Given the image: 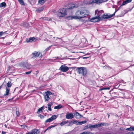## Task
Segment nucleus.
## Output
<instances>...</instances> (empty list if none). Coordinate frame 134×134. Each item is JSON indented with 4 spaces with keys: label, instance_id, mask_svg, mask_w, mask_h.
I'll use <instances>...</instances> for the list:
<instances>
[{
    "label": "nucleus",
    "instance_id": "nucleus-1",
    "mask_svg": "<svg viewBox=\"0 0 134 134\" xmlns=\"http://www.w3.org/2000/svg\"><path fill=\"white\" fill-rule=\"evenodd\" d=\"M90 13L89 11L83 8L80 9L77 11L75 13V15L69 16L67 18L69 19H73L80 20L82 18H87Z\"/></svg>",
    "mask_w": 134,
    "mask_h": 134
},
{
    "label": "nucleus",
    "instance_id": "nucleus-2",
    "mask_svg": "<svg viewBox=\"0 0 134 134\" xmlns=\"http://www.w3.org/2000/svg\"><path fill=\"white\" fill-rule=\"evenodd\" d=\"M67 14V12L66 9L62 8L59 9L58 11L57 15L60 17H63Z\"/></svg>",
    "mask_w": 134,
    "mask_h": 134
},
{
    "label": "nucleus",
    "instance_id": "nucleus-3",
    "mask_svg": "<svg viewBox=\"0 0 134 134\" xmlns=\"http://www.w3.org/2000/svg\"><path fill=\"white\" fill-rule=\"evenodd\" d=\"M77 70L78 73L83 76L86 75L87 74L86 69L83 67H78L76 69Z\"/></svg>",
    "mask_w": 134,
    "mask_h": 134
},
{
    "label": "nucleus",
    "instance_id": "nucleus-4",
    "mask_svg": "<svg viewBox=\"0 0 134 134\" xmlns=\"http://www.w3.org/2000/svg\"><path fill=\"white\" fill-rule=\"evenodd\" d=\"M90 16L88 15V19L86 20V21H90L93 22H96L100 21V20L99 17H97V16L94 17L91 19H90Z\"/></svg>",
    "mask_w": 134,
    "mask_h": 134
},
{
    "label": "nucleus",
    "instance_id": "nucleus-5",
    "mask_svg": "<svg viewBox=\"0 0 134 134\" xmlns=\"http://www.w3.org/2000/svg\"><path fill=\"white\" fill-rule=\"evenodd\" d=\"M118 10H116L114 13L112 14H104V15H103L102 16V18L104 19L111 18L114 15L115 13Z\"/></svg>",
    "mask_w": 134,
    "mask_h": 134
},
{
    "label": "nucleus",
    "instance_id": "nucleus-6",
    "mask_svg": "<svg viewBox=\"0 0 134 134\" xmlns=\"http://www.w3.org/2000/svg\"><path fill=\"white\" fill-rule=\"evenodd\" d=\"M42 56V54L41 53L36 51L34 52L31 54L32 58H36L38 57H41Z\"/></svg>",
    "mask_w": 134,
    "mask_h": 134
},
{
    "label": "nucleus",
    "instance_id": "nucleus-7",
    "mask_svg": "<svg viewBox=\"0 0 134 134\" xmlns=\"http://www.w3.org/2000/svg\"><path fill=\"white\" fill-rule=\"evenodd\" d=\"M103 11L102 10H100L98 11V10H97L95 11V14L96 15H97L96 16L97 17H99L100 18V19L101 20L102 18V16L101 17V16L102 15V14L103 13Z\"/></svg>",
    "mask_w": 134,
    "mask_h": 134
},
{
    "label": "nucleus",
    "instance_id": "nucleus-8",
    "mask_svg": "<svg viewBox=\"0 0 134 134\" xmlns=\"http://www.w3.org/2000/svg\"><path fill=\"white\" fill-rule=\"evenodd\" d=\"M70 68L68 67L65 65H62L60 68L59 69L62 71L65 72L67 71Z\"/></svg>",
    "mask_w": 134,
    "mask_h": 134
},
{
    "label": "nucleus",
    "instance_id": "nucleus-9",
    "mask_svg": "<svg viewBox=\"0 0 134 134\" xmlns=\"http://www.w3.org/2000/svg\"><path fill=\"white\" fill-rule=\"evenodd\" d=\"M39 132L38 129H33L30 131L26 133V134H37Z\"/></svg>",
    "mask_w": 134,
    "mask_h": 134
},
{
    "label": "nucleus",
    "instance_id": "nucleus-10",
    "mask_svg": "<svg viewBox=\"0 0 134 134\" xmlns=\"http://www.w3.org/2000/svg\"><path fill=\"white\" fill-rule=\"evenodd\" d=\"M66 118L67 119H71L74 117V115L72 113H67L66 115Z\"/></svg>",
    "mask_w": 134,
    "mask_h": 134
},
{
    "label": "nucleus",
    "instance_id": "nucleus-11",
    "mask_svg": "<svg viewBox=\"0 0 134 134\" xmlns=\"http://www.w3.org/2000/svg\"><path fill=\"white\" fill-rule=\"evenodd\" d=\"M68 6H69V7L68 9H72L77 7V6H76L75 4L72 3L68 4Z\"/></svg>",
    "mask_w": 134,
    "mask_h": 134
},
{
    "label": "nucleus",
    "instance_id": "nucleus-12",
    "mask_svg": "<svg viewBox=\"0 0 134 134\" xmlns=\"http://www.w3.org/2000/svg\"><path fill=\"white\" fill-rule=\"evenodd\" d=\"M100 125L99 124H96L95 125H89V127L90 128H95L98 127L100 126Z\"/></svg>",
    "mask_w": 134,
    "mask_h": 134
},
{
    "label": "nucleus",
    "instance_id": "nucleus-13",
    "mask_svg": "<svg viewBox=\"0 0 134 134\" xmlns=\"http://www.w3.org/2000/svg\"><path fill=\"white\" fill-rule=\"evenodd\" d=\"M74 115L75 116V117L76 119H79L82 117V116L78 112H76L75 114H74Z\"/></svg>",
    "mask_w": 134,
    "mask_h": 134
},
{
    "label": "nucleus",
    "instance_id": "nucleus-14",
    "mask_svg": "<svg viewBox=\"0 0 134 134\" xmlns=\"http://www.w3.org/2000/svg\"><path fill=\"white\" fill-rule=\"evenodd\" d=\"M35 39L34 37H30L29 38H26V42L27 43L31 42L34 41Z\"/></svg>",
    "mask_w": 134,
    "mask_h": 134
},
{
    "label": "nucleus",
    "instance_id": "nucleus-15",
    "mask_svg": "<svg viewBox=\"0 0 134 134\" xmlns=\"http://www.w3.org/2000/svg\"><path fill=\"white\" fill-rule=\"evenodd\" d=\"M85 3L87 4H91L92 3V2L91 0H86L84 1Z\"/></svg>",
    "mask_w": 134,
    "mask_h": 134
},
{
    "label": "nucleus",
    "instance_id": "nucleus-16",
    "mask_svg": "<svg viewBox=\"0 0 134 134\" xmlns=\"http://www.w3.org/2000/svg\"><path fill=\"white\" fill-rule=\"evenodd\" d=\"M10 89L9 88H8L7 87H6V91L5 93L4 94V96H8V95L9 94V93L10 91Z\"/></svg>",
    "mask_w": 134,
    "mask_h": 134
},
{
    "label": "nucleus",
    "instance_id": "nucleus-17",
    "mask_svg": "<svg viewBox=\"0 0 134 134\" xmlns=\"http://www.w3.org/2000/svg\"><path fill=\"white\" fill-rule=\"evenodd\" d=\"M131 1L132 0H126L123 2L121 6L124 5L128 3L131 2Z\"/></svg>",
    "mask_w": 134,
    "mask_h": 134
},
{
    "label": "nucleus",
    "instance_id": "nucleus-18",
    "mask_svg": "<svg viewBox=\"0 0 134 134\" xmlns=\"http://www.w3.org/2000/svg\"><path fill=\"white\" fill-rule=\"evenodd\" d=\"M46 1V0H38V3L42 5L45 3Z\"/></svg>",
    "mask_w": 134,
    "mask_h": 134
},
{
    "label": "nucleus",
    "instance_id": "nucleus-19",
    "mask_svg": "<svg viewBox=\"0 0 134 134\" xmlns=\"http://www.w3.org/2000/svg\"><path fill=\"white\" fill-rule=\"evenodd\" d=\"M44 8V6L42 7H40L37 9V11L39 13H40L43 10V9Z\"/></svg>",
    "mask_w": 134,
    "mask_h": 134
},
{
    "label": "nucleus",
    "instance_id": "nucleus-20",
    "mask_svg": "<svg viewBox=\"0 0 134 134\" xmlns=\"http://www.w3.org/2000/svg\"><path fill=\"white\" fill-rule=\"evenodd\" d=\"M52 104V103H49L47 104L48 110L50 111H51L52 110V109H51V106Z\"/></svg>",
    "mask_w": 134,
    "mask_h": 134
},
{
    "label": "nucleus",
    "instance_id": "nucleus-21",
    "mask_svg": "<svg viewBox=\"0 0 134 134\" xmlns=\"http://www.w3.org/2000/svg\"><path fill=\"white\" fill-rule=\"evenodd\" d=\"M68 122V120H67L66 121H63L60 123V125L61 126H63L64 125L66 124H67Z\"/></svg>",
    "mask_w": 134,
    "mask_h": 134
},
{
    "label": "nucleus",
    "instance_id": "nucleus-22",
    "mask_svg": "<svg viewBox=\"0 0 134 134\" xmlns=\"http://www.w3.org/2000/svg\"><path fill=\"white\" fill-rule=\"evenodd\" d=\"M99 124L100 125V126H107L109 125L107 123H100Z\"/></svg>",
    "mask_w": 134,
    "mask_h": 134
},
{
    "label": "nucleus",
    "instance_id": "nucleus-23",
    "mask_svg": "<svg viewBox=\"0 0 134 134\" xmlns=\"http://www.w3.org/2000/svg\"><path fill=\"white\" fill-rule=\"evenodd\" d=\"M73 124L77 125H80V122L76 120H73L72 121Z\"/></svg>",
    "mask_w": 134,
    "mask_h": 134
},
{
    "label": "nucleus",
    "instance_id": "nucleus-24",
    "mask_svg": "<svg viewBox=\"0 0 134 134\" xmlns=\"http://www.w3.org/2000/svg\"><path fill=\"white\" fill-rule=\"evenodd\" d=\"M62 105H58V106H55L54 108V109H60L62 108Z\"/></svg>",
    "mask_w": 134,
    "mask_h": 134
},
{
    "label": "nucleus",
    "instance_id": "nucleus-25",
    "mask_svg": "<svg viewBox=\"0 0 134 134\" xmlns=\"http://www.w3.org/2000/svg\"><path fill=\"white\" fill-rule=\"evenodd\" d=\"M101 0H92V3H99L101 2Z\"/></svg>",
    "mask_w": 134,
    "mask_h": 134
},
{
    "label": "nucleus",
    "instance_id": "nucleus-26",
    "mask_svg": "<svg viewBox=\"0 0 134 134\" xmlns=\"http://www.w3.org/2000/svg\"><path fill=\"white\" fill-rule=\"evenodd\" d=\"M57 117L55 115H54L52 116L51 118L53 121L55 119L57 118Z\"/></svg>",
    "mask_w": 134,
    "mask_h": 134
},
{
    "label": "nucleus",
    "instance_id": "nucleus-27",
    "mask_svg": "<svg viewBox=\"0 0 134 134\" xmlns=\"http://www.w3.org/2000/svg\"><path fill=\"white\" fill-rule=\"evenodd\" d=\"M6 4L5 2H3L0 4V8L4 7L6 6Z\"/></svg>",
    "mask_w": 134,
    "mask_h": 134
},
{
    "label": "nucleus",
    "instance_id": "nucleus-28",
    "mask_svg": "<svg viewBox=\"0 0 134 134\" xmlns=\"http://www.w3.org/2000/svg\"><path fill=\"white\" fill-rule=\"evenodd\" d=\"M126 130L127 131H132L134 130V127H131L129 128H128L126 129Z\"/></svg>",
    "mask_w": 134,
    "mask_h": 134
},
{
    "label": "nucleus",
    "instance_id": "nucleus-29",
    "mask_svg": "<svg viewBox=\"0 0 134 134\" xmlns=\"http://www.w3.org/2000/svg\"><path fill=\"white\" fill-rule=\"evenodd\" d=\"M20 4L24 5L25 4L23 0H17Z\"/></svg>",
    "mask_w": 134,
    "mask_h": 134
},
{
    "label": "nucleus",
    "instance_id": "nucleus-30",
    "mask_svg": "<svg viewBox=\"0 0 134 134\" xmlns=\"http://www.w3.org/2000/svg\"><path fill=\"white\" fill-rule=\"evenodd\" d=\"M44 99H45V101H48L49 99V96L45 95L44 97Z\"/></svg>",
    "mask_w": 134,
    "mask_h": 134
},
{
    "label": "nucleus",
    "instance_id": "nucleus-31",
    "mask_svg": "<svg viewBox=\"0 0 134 134\" xmlns=\"http://www.w3.org/2000/svg\"><path fill=\"white\" fill-rule=\"evenodd\" d=\"M110 87H105V88H103L101 89L100 90L101 91V90H109L110 89Z\"/></svg>",
    "mask_w": 134,
    "mask_h": 134
},
{
    "label": "nucleus",
    "instance_id": "nucleus-32",
    "mask_svg": "<svg viewBox=\"0 0 134 134\" xmlns=\"http://www.w3.org/2000/svg\"><path fill=\"white\" fill-rule=\"evenodd\" d=\"M44 107V106H43L39 108V109L38 110V112H41L42 111V110H43Z\"/></svg>",
    "mask_w": 134,
    "mask_h": 134
},
{
    "label": "nucleus",
    "instance_id": "nucleus-33",
    "mask_svg": "<svg viewBox=\"0 0 134 134\" xmlns=\"http://www.w3.org/2000/svg\"><path fill=\"white\" fill-rule=\"evenodd\" d=\"M52 121V119H51V118H49L48 119H47L45 121V123H46L48 122H50Z\"/></svg>",
    "mask_w": 134,
    "mask_h": 134
},
{
    "label": "nucleus",
    "instance_id": "nucleus-34",
    "mask_svg": "<svg viewBox=\"0 0 134 134\" xmlns=\"http://www.w3.org/2000/svg\"><path fill=\"white\" fill-rule=\"evenodd\" d=\"M43 19L45 20H47L48 21H51V19L47 17L43 18Z\"/></svg>",
    "mask_w": 134,
    "mask_h": 134
},
{
    "label": "nucleus",
    "instance_id": "nucleus-35",
    "mask_svg": "<svg viewBox=\"0 0 134 134\" xmlns=\"http://www.w3.org/2000/svg\"><path fill=\"white\" fill-rule=\"evenodd\" d=\"M51 94V92L49 91H48L46 93V95L49 96V95H50Z\"/></svg>",
    "mask_w": 134,
    "mask_h": 134
},
{
    "label": "nucleus",
    "instance_id": "nucleus-36",
    "mask_svg": "<svg viewBox=\"0 0 134 134\" xmlns=\"http://www.w3.org/2000/svg\"><path fill=\"white\" fill-rule=\"evenodd\" d=\"M7 86L9 87H10L12 85L11 83L10 82H8L7 83Z\"/></svg>",
    "mask_w": 134,
    "mask_h": 134
},
{
    "label": "nucleus",
    "instance_id": "nucleus-37",
    "mask_svg": "<svg viewBox=\"0 0 134 134\" xmlns=\"http://www.w3.org/2000/svg\"><path fill=\"white\" fill-rule=\"evenodd\" d=\"M86 122V121H83L81 122H80V125H82L83 124H85Z\"/></svg>",
    "mask_w": 134,
    "mask_h": 134
},
{
    "label": "nucleus",
    "instance_id": "nucleus-38",
    "mask_svg": "<svg viewBox=\"0 0 134 134\" xmlns=\"http://www.w3.org/2000/svg\"><path fill=\"white\" fill-rule=\"evenodd\" d=\"M31 71H30L28 72H25V74L26 75L29 74H31Z\"/></svg>",
    "mask_w": 134,
    "mask_h": 134
},
{
    "label": "nucleus",
    "instance_id": "nucleus-39",
    "mask_svg": "<svg viewBox=\"0 0 134 134\" xmlns=\"http://www.w3.org/2000/svg\"><path fill=\"white\" fill-rule=\"evenodd\" d=\"M6 33L5 32H3L2 31L0 32V37L2 36L3 34H5Z\"/></svg>",
    "mask_w": 134,
    "mask_h": 134
},
{
    "label": "nucleus",
    "instance_id": "nucleus-40",
    "mask_svg": "<svg viewBox=\"0 0 134 134\" xmlns=\"http://www.w3.org/2000/svg\"><path fill=\"white\" fill-rule=\"evenodd\" d=\"M52 46L51 45L50 46H49L45 50V51H45V52H46L49 49V48H50V47H51Z\"/></svg>",
    "mask_w": 134,
    "mask_h": 134
},
{
    "label": "nucleus",
    "instance_id": "nucleus-41",
    "mask_svg": "<svg viewBox=\"0 0 134 134\" xmlns=\"http://www.w3.org/2000/svg\"><path fill=\"white\" fill-rule=\"evenodd\" d=\"M73 124L72 121L69 122L68 126H71Z\"/></svg>",
    "mask_w": 134,
    "mask_h": 134
},
{
    "label": "nucleus",
    "instance_id": "nucleus-42",
    "mask_svg": "<svg viewBox=\"0 0 134 134\" xmlns=\"http://www.w3.org/2000/svg\"><path fill=\"white\" fill-rule=\"evenodd\" d=\"M53 127L52 126H50L48 127L47 128L45 131L44 132H46V131H47V130L51 129L52 127Z\"/></svg>",
    "mask_w": 134,
    "mask_h": 134
},
{
    "label": "nucleus",
    "instance_id": "nucleus-43",
    "mask_svg": "<svg viewBox=\"0 0 134 134\" xmlns=\"http://www.w3.org/2000/svg\"><path fill=\"white\" fill-rule=\"evenodd\" d=\"M16 114L17 116H19V113L18 111H16Z\"/></svg>",
    "mask_w": 134,
    "mask_h": 134
},
{
    "label": "nucleus",
    "instance_id": "nucleus-44",
    "mask_svg": "<svg viewBox=\"0 0 134 134\" xmlns=\"http://www.w3.org/2000/svg\"><path fill=\"white\" fill-rule=\"evenodd\" d=\"M40 118L41 119H43L44 117V116L42 115H40Z\"/></svg>",
    "mask_w": 134,
    "mask_h": 134
},
{
    "label": "nucleus",
    "instance_id": "nucleus-45",
    "mask_svg": "<svg viewBox=\"0 0 134 134\" xmlns=\"http://www.w3.org/2000/svg\"><path fill=\"white\" fill-rule=\"evenodd\" d=\"M87 134H93L91 132H87Z\"/></svg>",
    "mask_w": 134,
    "mask_h": 134
},
{
    "label": "nucleus",
    "instance_id": "nucleus-46",
    "mask_svg": "<svg viewBox=\"0 0 134 134\" xmlns=\"http://www.w3.org/2000/svg\"><path fill=\"white\" fill-rule=\"evenodd\" d=\"M105 68H106V69H111V68L110 67H109V66L106 67H105Z\"/></svg>",
    "mask_w": 134,
    "mask_h": 134
},
{
    "label": "nucleus",
    "instance_id": "nucleus-47",
    "mask_svg": "<svg viewBox=\"0 0 134 134\" xmlns=\"http://www.w3.org/2000/svg\"><path fill=\"white\" fill-rule=\"evenodd\" d=\"M89 58L88 57H83L82 58L83 59H87V58Z\"/></svg>",
    "mask_w": 134,
    "mask_h": 134
},
{
    "label": "nucleus",
    "instance_id": "nucleus-48",
    "mask_svg": "<svg viewBox=\"0 0 134 134\" xmlns=\"http://www.w3.org/2000/svg\"><path fill=\"white\" fill-rule=\"evenodd\" d=\"M82 134H87V132H85L82 133Z\"/></svg>",
    "mask_w": 134,
    "mask_h": 134
},
{
    "label": "nucleus",
    "instance_id": "nucleus-49",
    "mask_svg": "<svg viewBox=\"0 0 134 134\" xmlns=\"http://www.w3.org/2000/svg\"><path fill=\"white\" fill-rule=\"evenodd\" d=\"M28 64H27V66H26V68H30V66L29 67H28Z\"/></svg>",
    "mask_w": 134,
    "mask_h": 134
},
{
    "label": "nucleus",
    "instance_id": "nucleus-50",
    "mask_svg": "<svg viewBox=\"0 0 134 134\" xmlns=\"http://www.w3.org/2000/svg\"><path fill=\"white\" fill-rule=\"evenodd\" d=\"M11 42H8V43H7V45H10L11 43Z\"/></svg>",
    "mask_w": 134,
    "mask_h": 134
},
{
    "label": "nucleus",
    "instance_id": "nucleus-51",
    "mask_svg": "<svg viewBox=\"0 0 134 134\" xmlns=\"http://www.w3.org/2000/svg\"><path fill=\"white\" fill-rule=\"evenodd\" d=\"M2 134H5V132L2 131Z\"/></svg>",
    "mask_w": 134,
    "mask_h": 134
},
{
    "label": "nucleus",
    "instance_id": "nucleus-52",
    "mask_svg": "<svg viewBox=\"0 0 134 134\" xmlns=\"http://www.w3.org/2000/svg\"><path fill=\"white\" fill-rule=\"evenodd\" d=\"M38 72H39L38 71H36V74H38Z\"/></svg>",
    "mask_w": 134,
    "mask_h": 134
},
{
    "label": "nucleus",
    "instance_id": "nucleus-53",
    "mask_svg": "<svg viewBox=\"0 0 134 134\" xmlns=\"http://www.w3.org/2000/svg\"><path fill=\"white\" fill-rule=\"evenodd\" d=\"M2 85H1L0 86V90L1 89V88L2 87Z\"/></svg>",
    "mask_w": 134,
    "mask_h": 134
},
{
    "label": "nucleus",
    "instance_id": "nucleus-54",
    "mask_svg": "<svg viewBox=\"0 0 134 134\" xmlns=\"http://www.w3.org/2000/svg\"><path fill=\"white\" fill-rule=\"evenodd\" d=\"M11 62H12L14 63V60H11Z\"/></svg>",
    "mask_w": 134,
    "mask_h": 134
},
{
    "label": "nucleus",
    "instance_id": "nucleus-55",
    "mask_svg": "<svg viewBox=\"0 0 134 134\" xmlns=\"http://www.w3.org/2000/svg\"><path fill=\"white\" fill-rule=\"evenodd\" d=\"M59 58L58 57H57V58Z\"/></svg>",
    "mask_w": 134,
    "mask_h": 134
},
{
    "label": "nucleus",
    "instance_id": "nucleus-56",
    "mask_svg": "<svg viewBox=\"0 0 134 134\" xmlns=\"http://www.w3.org/2000/svg\"><path fill=\"white\" fill-rule=\"evenodd\" d=\"M132 134H134V133L132 132Z\"/></svg>",
    "mask_w": 134,
    "mask_h": 134
},
{
    "label": "nucleus",
    "instance_id": "nucleus-57",
    "mask_svg": "<svg viewBox=\"0 0 134 134\" xmlns=\"http://www.w3.org/2000/svg\"><path fill=\"white\" fill-rule=\"evenodd\" d=\"M57 38H58V37H57ZM59 39H60V38H59Z\"/></svg>",
    "mask_w": 134,
    "mask_h": 134
},
{
    "label": "nucleus",
    "instance_id": "nucleus-58",
    "mask_svg": "<svg viewBox=\"0 0 134 134\" xmlns=\"http://www.w3.org/2000/svg\"><path fill=\"white\" fill-rule=\"evenodd\" d=\"M47 108V107H46V108Z\"/></svg>",
    "mask_w": 134,
    "mask_h": 134
},
{
    "label": "nucleus",
    "instance_id": "nucleus-59",
    "mask_svg": "<svg viewBox=\"0 0 134 134\" xmlns=\"http://www.w3.org/2000/svg\"><path fill=\"white\" fill-rule=\"evenodd\" d=\"M63 74V75H64V74Z\"/></svg>",
    "mask_w": 134,
    "mask_h": 134
}]
</instances>
